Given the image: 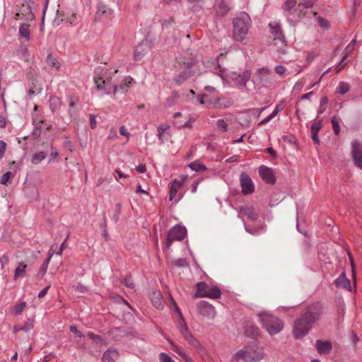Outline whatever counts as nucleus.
<instances>
[{"instance_id":"a211bd4d","label":"nucleus","mask_w":362,"mask_h":362,"mask_svg":"<svg viewBox=\"0 0 362 362\" xmlns=\"http://www.w3.org/2000/svg\"><path fill=\"white\" fill-rule=\"evenodd\" d=\"M250 76V72L249 71H245L242 74L233 73L230 76V78L234 81L236 86H245L246 83L249 81Z\"/></svg>"},{"instance_id":"f3484780","label":"nucleus","mask_w":362,"mask_h":362,"mask_svg":"<svg viewBox=\"0 0 362 362\" xmlns=\"http://www.w3.org/2000/svg\"><path fill=\"white\" fill-rule=\"evenodd\" d=\"M197 99L199 104H202V105L206 104V105H209L212 107H222L223 106V107H227L230 105V101H227V103L224 104L223 105L218 103L217 100L213 101L212 98H210L209 95L205 94V93L199 95L197 96Z\"/></svg>"},{"instance_id":"6ab92c4d","label":"nucleus","mask_w":362,"mask_h":362,"mask_svg":"<svg viewBox=\"0 0 362 362\" xmlns=\"http://www.w3.org/2000/svg\"><path fill=\"white\" fill-rule=\"evenodd\" d=\"M170 126L168 124H160L157 129L158 137L160 144L168 141L170 138V133L169 132Z\"/></svg>"},{"instance_id":"393cba45","label":"nucleus","mask_w":362,"mask_h":362,"mask_svg":"<svg viewBox=\"0 0 362 362\" xmlns=\"http://www.w3.org/2000/svg\"><path fill=\"white\" fill-rule=\"evenodd\" d=\"M119 354L115 349H109L105 351L103 355V362H115V360L118 358Z\"/></svg>"},{"instance_id":"a19ab883","label":"nucleus","mask_w":362,"mask_h":362,"mask_svg":"<svg viewBox=\"0 0 362 362\" xmlns=\"http://www.w3.org/2000/svg\"><path fill=\"white\" fill-rule=\"evenodd\" d=\"M153 295L155 296V298L152 299V302L154 306L158 309L163 308V305L160 300V293H154Z\"/></svg>"},{"instance_id":"0eeeda50","label":"nucleus","mask_w":362,"mask_h":362,"mask_svg":"<svg viewBox=\"0 0 362 362\" xmlns=\"http://www.w3.org/2000/svg\"><path fill=\"white\" fill-rule=\"evenodd\" d=\"M252 362H259L264 356V349L258 343L252 342L245 346Z\"/></svg>"},{"instance_id":"1a4fd4ad","label":"nucleus","mask_w":362,"mask_h":362,"mask_svg":"<svg viewBox=\"0 0 362 362\" xmlns=\"http://www.w3.org/2000/svg\"><path fill=\"white\" fill-rule=\"evenodd\" d=\"M197 309L199 315L209 320L214 319L216 315L215 308L206 300L199 301L197 304Z\"/></svg>"},{"instance_id":"4d7b16f0","label":"nucleus","mask_w":362,"mask_h":362,"mask_svg":"<svg viewBox=\"0 0 362 362\" xmlns=\"http://www.w3.org/2000/svg\"><path fill=\"white\" fill-rule=\"evenodd\" d=\"M322 127V122L321 121H316L313 122L310 127V132H317L320 131V129Z\"/></svg>"},{"instance_id":"052dcab7","label":"nucleus","mask_w":362,"mask_h":362,"mask_svg":"<svg viewBox=\"0 0 362 362\" xmlns=\"http://www.w3.org/2000/svg\"><path fill=\"white\" fill-rule=\"evenodd\" d=\"M33 321L29 319L28 321L25 322L24 325L21 327H23V331L27 332L31 330L33 328Z\"/></svg>"},{"instance_id":"dca6fc26","label":"nucleus","mask_w":362,"mask_h":362,"mask_svg":"<svg viewBox=\"0 0 362 362\" xmlns=\"http://www.w3.org/2000/svg\"><path fill=\"white\" fill-rule=\"evenodd\" d=\"M259 175L262 177V179L267 183H275V175L272 168L264 165H261L259 168Z\"/></svg>"},{"instance_id":"2f4dec72","label":"nucleus","mask_w":362,"mask_h":362,"mask_svg":"<svg viewBox=\"0 0 362 362\" xmlns=\"http://www.w3.org/2000/svg\"><path fill=\"white\" fill-rule=\"evenodd\" d=\"M19 34L22 37H24L28 40L30 36L29 25L26 23H22L19 27Z\"/></svg>"},{"instance_id":"4c0bfd02","label":"nucleus","mask_w":362,"mask_h":362,"mask_svg":"<svg viewBox=\"0 0 362 362\" xmlns=\"http://www.w3.org/2000/svg\"><path fill=\"white\" fill-rule=\"evenodd\" d=\"M21 13L24 16V13H28V16H26V19L33 20L34 14L31 12V8L29 5H23L21 8Z\"/></svg>"},{"instance_id":"3c124183","label":"nucleus","mask_w":362,"mask_h":362,"mask_svg":"<svg viewBox=\"0 0 362 362\" xmlns=\"http://www.w3.org/2000/svg\"><path fill=\"white\" fill-rule=\"evenodd\" d=\"M69 330L71 333L74 334L77 337L83 338L85 337V334H83L81 331H79L77 327L74 325H71L69 327Z\"/></svg>"},{"instance_id":"b1692460","label":"nucleus","mask_w":362,"mask_h":362,"mask_svg":"<svg viewBox=\"0 0 362 362\" xmlns=\"http://www.w3.org/2000/svg\"><path fill=\"white\" fill-rule=\"evenodd\" d=\"M334 284L337 288H342L347 290L351 289V282L346 278L344 273H341L334 281Z\"/></svg>"},{"instance_id":"09e8293b","label":"nucleus","mask_w":362,"mask_h":362,"mask_svg":"<svg viewBox=\"0 0 362 362\" xmlns=\"http://www.w3.org/2000/svg\"><path fill=\"white\" fill-rule=\"evenodd\" d=\"M177 98H178V96L177 94H174V95L170 96L166 100L165 105L168 107L173 106L174 105H175L177 103Z\"/></svg>"},{"instance_id":"9b49d317","label":"nucleus","mask_w":362,"mask_h":362,"mask_svg":"<svg viewBox=\"0 0 362 362\" xmlns=\"http://www.w3.org/2000/svg\"><path fill=\"white\" fill-rule=\"evenodd\" d=\"M184 65L185 66L184 69L180 72L179 74H177L175 78L174 81L176 84L181 85L185 81L188 80L193 74L192 71H191V66L193 65L194 62L192 59H188L187 62H183Z\"/></svg>"},{"instance_id":"2eb2a0df","label":"nucleus","mask_w":362,"mask_h":362,"mask_svg":"<svg viewBox=\"0 0 362 362\" xmlns=\"http://www.w3.org/2000/svg\"><path fill=\"white\" fill-rule=\"evenodd\" d=\"M240 185L242 187V192L245 195L252 194L255 190L254 184L251 178L247 174H241Z\"/></svg>"},{"instance_id":"9d476101","label":"nucleus","mask_w":362,"mask_h":362,"mask_svg":"<svg viewBox=\"0 0 362 362\" xmlns=\"http://www.w3.org/2000/svg\"><path fill=\"white\" fill-rule=\"evenodd\" d=\"M177 327L180 334L189 342V344H190L192 346L197 349H202V344L189 330L188 326L186 322H182V325H177Z\"/></svg>"},{"instance_id":"c756f323","label":"nucleus","mask_w":362,"mask_h":362,"mask_svg":"<svg viewBox=\"0 0 362 362\" xmlns=\"http://www.w3.org/2000/svg\"><path fill=\"white\" fill-rule=\"evenodd\" d=\"M61 102L59 98L52 96L49 99V108L52 112L59 110Z\"/></svg>"},{"instance_id":"cd10ccee","label":"nucleus","mask_w":362,"mask_h":362,"mask_svg":"<svg viewBox=\"0 0 362 362\" xmlns=\"http://www.w3.org/2000/svg\"><path fill=\"white\" fill-rule=\"evenodd\" d=\"M16 54L25 62H28L29 60L28 49L25 45H21L20 47L16 51Z\"/></svg>"},{"instance_id":"338daca9","label":"nucleus","mask_w":362,"mask_h":362,"mask_svg":"<svg viewBox=\"0 0 362 362\" xmlns=\"http://www.w3.org/2000/svg\"><path fill=\"white\" fill-rule=\"evenodd\" d=\"M87 334L92 340L96 343H100L102 341L101 337L99 335L95 334L91 332H88Z\"/></svg>"},{"instance_id":"49530a36","label":"nucleus","mask_w":362,"mask_h":362,"mask_svg":"<svg viewBox=\"0 0 362 362\" xmlns=\"http://www.w3.org/2000/svg\"><path fill=\"white\" fill-rule=\"evenodd\" d=\"M26 307V303L25 302H21L17 305H16L13 308V312L16 315H21L25 308Z\"/></svg>"},{"instance_id":"ea45409f","label":"nucleus","mask_w":362,"mask_h":362,"mask_svg":"<svg viewBox=\"0 0 362 362\" xmlns=\"http://www.w3.org/2000/svg\"><path fill=\"white\" fill-rule=\"evenodd\" d=\"M331 123L332 125V129H333L334 133L336 135H338L339 134L340 129H341L338 119L335 116L332 117L331 118Z\"/></svg>"},{"instance_id":"ddd939ff","label":"nucleus","mask_w":362,"mask_h":362,"mask_svg":"<svg viewBox=\"0 0 362 362\" xmlns=\"http://www.w3.org/2000/svg\"><path fill=\"white\" fill-rule=\"evenodd\" d=\"M269 32L274 36V40H278L284 45H286V40L281 28L278 21H272L269 23Z\"/></svg>"},{"instance_id":"a18cd8bd","label":"nucleus","mask_w":362,"mask_h":362,"mask_svg":"<svg viewBox=\"0 0 362 362\" xmlns=\"http://www.w3.org/2000/svg\"><path fill=\"white\" fill-rule=\"evenodd\" d=\"M328 103V99L327 97H323L320 100V108L317 110V114H322L326 110V105Z\"/></svg>"},{"instance_id":"4468645a","label":"nucleus","mask_w":362,"mask_h":362,"mask_svg":"<svg viewBox=\"0 0 362 362\" xmlns=\"http://www.w3.org/2000/svg\"><path fill=\"white\" fill-rule=\"evenodd\" d=\"M215 17L222 18L225 17L230 11L229 3L224 0H218L214 6Z\"/></svg>"},{"instance_id":"69168bd1","label":"nucleus","mask_w":362,"mask_h":362,"mask_svg":"<svg viewBox=\"0 0 362 362\" xmlns=\"http://www.w3.org/2000/svg\"><path fill=\"white\" fill-rule=\"evenodd\" d=\"M315 3V0H305L303 3H299L298 6H303L304 8H311Z\"/></svg>"},{"instance_id":"58836bf2","label":"nucleus","mask_w":362,"mask_h":362,"mask_svg":"<svg viewBox=\"0 0 362 362\" xmlns=\"http://www.w3.org/2000/svg\"><path fill=\"white\" fill-rule=\"evenodd\" d=\"M47 64L53 68L58 69L59 67V63L57 60L51 54H49L46 59Z\"/></svg>"},{"instance_id":"20e7f679","label":"nucleus","mask_w":362,"mask_h":362,"mask_svg":"<svg viewBox=\"0 0 362 362\" xmlns=\"http://www.w3.org/2000/svg\"><path fill=\"white\" fill-rule=\"evenodd\" d=\"M258 317L262 327L270 335L278 334L284 328V322L268 312H261L259 313Z\"/></svg>"},{"instance_id":"5701e85b","label":"nucleus","mask_w":362,"mask_h":362,"mask_svg":"<svg viewBox=\"0 0 362 362\" xmlns=\"http://www.w3.org/2000/svg\"><path fill=\"white\" fill-rule=\"evenodd\" d=\"M185 180V177H182L181 180H174L170 185V197L169 200L173 201L177 194L178 189L182 187L184 182Z\"/></svg>"},{"instance_id":"bf43d9fd","label":"nucleus","mask_w":362,"mask_h":362,"mask_svg":"<svg viewBox=\"0 0 362 362\" xmlns=\"http://www.w3.org/2000/svg\"><path fill=\"white\" fill-rule=\"evenodd\" d=\"M175 313L178 316V325H182V322H185V319L181 313V310L177 305H175Z\"/></svg>"},{"instance_id":"72a5a7b5","label":"nucleus","mask_w":362,"mask_h":362,"mask_svg":"<svg viewBox=\"0 0 362 362\" xmlns=\"http://www.w3.org/2000/svg\"><path fill=\"white\" fill-rule=\"evenodd\" d=\"M245 334L248 337H250L252 338H256L259 336V329L255 325L249 326L245 329Z\"/></svg>"},{"instance_id":"f8f14e48","label":"nucleus","mask_w":362,"mask_h":362,"mask_svg":"<svg viewBox=\"0 0 362 362\" xmlns=\"http://www.w3.org/2000/svg\"><path fill=\"white\" fill-rule=\"evenodd\" d=\"M153 47L152 42L147 39L142 40L134 49V58L139 60L150 52Z\"/></svg>"},{"instance_id":"de8ad7c7","label":"nucleus","mask_w":362,"mask_h":362,"mask_svg":"<svg viewBox=\"0 0 362 362\" xmlns=\"http://www.w3.org/2000/svg\"><path fill=\"white\" fill-rule=\"evenodd\" d=\"M296 0H287L283 5L282 8L285 11H290L296 6Z\"/></svg>"},{"instance_id":"4be33fe9","label":"nucleus","mask_w":362,"mask_h":362,"mask_svg":"<svg viewBox=\"0 0 362 362\" xmlns=\"http://www.w3.org/2000/svg\"><path fill=\"white\" fill-rule=\"evenodd\" d=\"M315 346L320 354H329L332 349V343L329 341L317 340Z\"/></svg>"},{"instance_id":"603ef678","label":"nucleus","mask_w":362,"mask_h":362,"mask_svg":"<svg viewBox=\"0 0 362 362\" xmlns=\"http://www.w3.org/2000/svg\"><path fill=\"white\" fill-rule=\"evenodd\" d=\"M174 264L177 267H187L188 262L185 258H180L174 262Z\"/></svg>"},{"instance_id":"c03bdc74","label":"nucleus","mask_w":362,"mask_h":362,"mask_svg":"<svg viewBox=\"0 0 362 362\" xmlns=\"http://www.w3.org/2000/svg\"><path fill=\"white\" fill-rule=\"evenodd\" d=\"M216 125H217L218 129L220 131H221L223 132H227V130H228V124H227L226 122L223 119H218L217 122H216Z\"/></svg>"},{"instance_id":"0e129e2a","label":"nucleus","mask_w":362,"mask_h":362,"mask_svg":"<svg viewBox=\"0 0 362 362\" xmlns=\"http://www.w3.org/2000/svg\"><path fill=\"white\" fill-rule=\"evenodd\" d=\"M6 143L3 141V140H1L0 141V159H1L4 156V154H5V151L6 150Z\"/></svg>"},{"instance_id":"864d4df0","label":"nucleus","mask_w":362,"mask_h":362,"mask_svg":"<svg viewBox=\"0 0 362 362\" xmlns=\"http://www.w3.org/2000/svg\"><path fill=\"white\" fill-rule=\"evenodd\" d=\"M347 58V54H344V56L339 62V64L335 67L336 72H339L346 64V59Z\"/></svg>"},{"instance_id":"13d9d810","label":"nucleus","mask_w":362,"mask_h":362,"mask_svg":"<svg viewBox=\"0 0 362 362\" xmlns=\"http://www.w3.org/2000/svg\"><path fill=\"white\" fill-rule=\"evenodd\" d=\"M74 288L75 291L79 293H85L88 291V288L86 286L81 284H77L76 285L74 286Z\"/></svg>"},{"instance_id":"e433bc0d","label":"nucleus","mask_w":362,"mask_h":362,"mask_svg":"<svg viewBox=\"0 0 362 362\" xmlns=\"http://www.w3.org/2000/svg\"><path fill=\"white\" fill-rule=\"evenodd\" d=\"M349 84L346 82H340L337 88V92L340 94H345L349 90Z\"/></svg>"},{"instance_id":"c85d7f7f","label":"nucleus","mask_w":362,"mask_h":362,"mask_svg":"<svg viewBox=\"0 0 362 362\" xmlns=\"http://www.w3.org/2000/svg\"><path fill=\"white\" fill-rule=\"evenodd\" d=\"M222 57H223L222 54H221L220 55L218 56V57L216 60V67L215 68V69L216 70V72L217 73V74L219 75L223 80H226V77H227V75L226 74V70L224 68H222L218 62V60Z\"/></svg>"},{"instance_id":"6e6552de","label":"nucleus","mask_w":362,"mask_h":362,"mask_svg":"<svg viewBox=\"0 0 362 362\" xmlns=\"http://www.w3.org/2000/svg\"><path fill=\"white\" fill-rule=\"evenodd\" d=\"M351 156L355 166L362 170V143L358 139L351 143Z\"/></svg>"},{"instance_id":"c9c22d12","label":"nucleus","mask_w":362,"mask_h":362,"mask_svg":"<svg viewBox=\"0 0 362 362\" xmlns=\"http://www.w3.org/2000/svg\"><path fill=\"white\" fill-rule=\"evenodd\" d=\"M188 166L192 170H194L195 172H199L202 170L204 171L206 170V166L198 161H194L192 163H190L188 165Z\"/></svg>"},{"instance_id":"6e6d98bb","label":"nucleus","mask_w":362,"mask_h":362,"mask_svg":"<svg viewBox=\"0 0 362 362\" xmlns=\"http://www.w3.org/2000/svg\"><path fill=\"white\" fill-rule=\"evenodd\" d=\"M317 22H318V24L319 25L323 28V29H328L329 28V22L325 19L324 18L322 17H319L317 18Z\"/></svg>"},{"instance_id":"f257e3e1","label":"nucleus","mask_w":362,"mask_h":362,"mask_svg":"<svg viewBox=\"0 0 362 362\" xmlns=\"http://www.w3.org/2000/svg\"><path fill=\"white\" fill-rule=\"evenodd\" d=\"M117 71V69H115L113 72L107 74V71L103 73L101 67L95 69L93 79L98 90L103 91L105 94H115L118 90L122 93L126 92L134 80L129 76H126L119 81V83L112 82L113 75Z\"/></svg>"},{"instance_id":"680f3d73","label":"nucleus","mask_w":362,"mask_h":362,"mask_svg":"<svg viewBox=\"0 0 362 362\" xmlns=\"http://www.w3.org/2000/svg\"><path fill=\"white\" fill-rule=\"evenodd\" d=\"M356 40L355 39L352 40L350 43L346 46L344 54H347V57L349 56V53L352 52L354 49L355 45H356Z\"/></svg>"},{"instance_id":"8fccbe9b","label":"nucleus","mask_w":362,"mask_h":362,"mask_svg":"<svg viewBox=\"0 0 362 362\" xmlns=\"http://www.w3.org/2000/svg\"><path fill=\"white\" fill-rule=\"evenodd\" d=\"M42 122V121H40L35 127V128L33 129V132H32V134L34 138L37 139L38 137H40V136L41 135V133H42V126H41V123Z\"/></svg>"},{"instance_id":"473e14b6","label":"nucleus","mask_w":362,"mask_h":362,"mask_svg":"<svg viewBox=\"0 0 362 362\" xmlns=\"http://www.w3.org/2000/svg\"><path fill=\"white\" fill-rule=\"evenodd\" d=\"M171 349L173 351L177 353L180 357H182L186 362H190L191 360L185 352L179 346L174 344H171Z\"/></svg>"},{"instance_id":"5fc2aeb1","label":"nucleus","mask_w":362,"mask_h":362,"mask_svg":"<svg viewBox=\"0 0 362 362\" xmlns=\"http://www.w3.org/2000/svg\"><path fill=\"white\" fill-rule=\"evenodd\" d=\"M159 359L160 362H175L171 357L165 352H161L159 354Z\"/></svg>"},{"instance_id":"7ed1b4c3","label":"nucleus","mask_w":362,"mask_h":362,"mask_svg":"<svg viewBox=\"0 0 362 362\" xmlns=\"http://www.w3.org/2000/svg\"><path fill=\"white\" fill-rule=\"evenodd\" d=\"M251 18L246 13H242L233 19V36L235 41L241 42L245 38L251 26Z\"/></svg>"},{"instance_id":"774afa93","label":"nucleus","mask_w":362,"mask_h":362,"mask_svg":"<svg viewBox=\"0 0 362 362\" xmlns=\"http://www.w3.org/2000/svg\"><path fill=\"white\" fill-rule=\"evenodd\" d=\"M124 284L128 288H132L134 287V284L130 277L125 278L124 279Z\"/></svg>"},{"instance_id":"39448f33","label":"nucleus","mask_w":362,"mask_h":362,"mask_svg":"<svg viewBox=\"0 0 362 362\" xmlns=\"http://www.w3.org/2000/svg\"><path fill=\"white\" fill-rule=\"evenodd\" d=\"M197 287L196 297L217 299L221 296V291L216 286L209 287L205 282L202 281L197 284Z\"/></svg>"},{"instance_id":"bb28decb","label":"nucleus","mask_w":362,"mask_h":362,"mask_svg":"<svg viewBox=\"0 0 362 362\" xmlns=\"http://www.w3.org/2000/svg\"><path fill=\"white\" fill-rule=\"evenodd\" d=\"M114 11L103 3H98L96 14L101 17H108L113 13Z\"/></svg>"},{"instance_id":"412c9836","label":"nucleus","mask_w":362,"mask_h":362,"mask_svg":"<svg viewBox=\"0 0 362 362\" xmlns=\"http://www.w3.org/2000/svg\"><path fill=\"white\" fill-rule=\"evenodd\" d=\"M239 212L252 221H256L259 218L258 211L252 207L241 206Z\"/></svg>"},{"instance_id":"f704fd0d","label":"nucleus","mask_w":362,"mask_h":362,"mask_svg":"<svg viewBox=\"0 0 362 362\" xmlns=\"http://www.w3.org/2000/svg\"><path fill=\"white\" fill-rule=\"evenodd\" d=\"M26 267L27 265L24 262H19L15 269L14 278L16 279L18 276H22L25 273Z\"/></svg>"},{"instance_id":"79ce46f5","label":"nucleus","mask_w":362,"mask_h":362,"mask_svg":"<svg viewBox=\"0 0 362 362\" xmlns=\"http://www.w3.org/2000/svg\"><path fill=\"white\" fill-rule=\"evenodd\" d=\"M11 177H13V173L11 171H8V172L5 173L0 177V183L1 185H6L8 182H10Z\"/></svg>"},{"instance_id":"7c9ffc66","label":"nucleus","mask_w":362,"mask_h":362,"mask_svg":"<svg viewBox=\"0 0 362 362\" xmlns=\"http://www.w3.org/2000/svg\"><path fill=\"white\" fill-rule=\"evenodd\" d=\"M47 155V153L45 151H40L35 153V154H33L32 157V163L35 165L39 164L42 160H43L46 158Z\"/></svg>"},{"instance_id":"37998d69","label":"nucleus","mask_w":362,"mask_h":362,"mask_svg":"<svg viewBox=\"0 0 362 362\" xmlns=\"http://www.w3.org/2000/svg\"><path fill=\"white\" fill-rule=\"evenodd\" d=\"M121 214V204L119 203L115 205V208L114 210V214L112 216V220L115 223H117L119 221V216Z\"/></svg>"},{"instance_id":"423d86ee","label":"nucleus","mask_w":362,"mask_h":362,"mask_svg":"<svg viewBox=\"0 0 362 362\" xmlns=\"http://www.w3.org/2000/svg\"><path fill=\"white\" fill-rule=\"evenodd\" d=\"M187 235V229L185 226H176L173 227L168 233L166 240V247L169 248L175 240L181 241Z\"/></svg>"},{"instance_id":"aec40b11","label":"nucleus","mask_w":362,"mask_h":362,"mask_svg":"<svg viewBox=\"0 0 362 362\" xmlns=\"http://www.w3.org/2000/svg\"><path fill=\"white\" fill-rule=\"evenodd\" d=\"M252 362L250 356L248 355V351L246 350L245 346L242 349L238 350L232 357L231 362Z\"/></svg>"},{"instance_id":"e2e57ef3","label":"nucleus","mask_w":362,"mask_h":362,"mask_svg":"<svg viewBox=\"0 0 362 362\" xmlns=\"http://www.w3.org/2000/svg\"><path fill=\"white\" fill-rule=\"evenodd\" d=\"M204 90L209 93H214V98H212L213 99V101H216L217 100L218 103H219V100L217 99L218 96L216 94V90L215 88H214L213 86H205L204 88Z\"/></svg>"},{"instance_id":"f03ea898","label":"nucleus","mask_w":362,"mask_h":362,"mask_svg":"<svg viewBox=\"0 0 362 362\" xmlns=\"http://www.w3.org/2000/svg\"><path fill=\"white\" fill-rule=\"evenodd\" d=\"M320 315L321 310L319 305L310 306L305 313L295 321L293 328L294 337L300 338L307 334L313 325Z\"/></svg>"},{"instance_id":"a878e982","label":"nucleus","mask_w":362,"mask_h":362,"mask_svg":"<svg viewBox=\"0 0 362 362\" xmlns=\"http://www.w3.org/2000/svg\"><path fill=\"white\" fill-rule=\"evenodd\" d=\"M78 103L79 100L76 96L70 95L69 97V106L71 108L69 110V115L71 118H76L77 112L74 110V108L78 105Z\"/></svg>"}]
</instances>
